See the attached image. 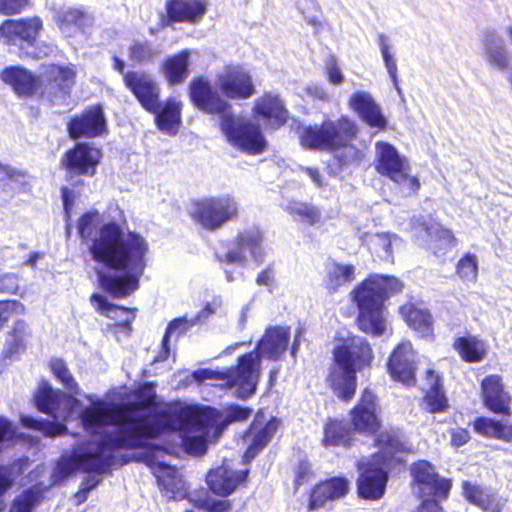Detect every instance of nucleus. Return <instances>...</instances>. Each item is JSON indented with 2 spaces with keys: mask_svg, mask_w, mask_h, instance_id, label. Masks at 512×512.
Here are the masks:
<instances>
[{
  "mask_svg": "<svg viewBox=\"0 0 512 512\" xmlns=\"http://www.w3.org/2000/svg\"><path fill=\"white\" fill-rule=\"evenodd\" d=\"M47 490L48 487L41 483L25 489L13 500L9 512H33L44 499Z\"/></svg>",
  "mask_w": 512,
  "mask_h": 512,
  "instance_id": "obj_37",
  "label": "nucleus"
},
{
  "mask_svg": "<svg viewBox=\"0 0 512 512\" xmlns=\"http://www.w3.org/2000/svg\"><path fill=\"white\" fill-rule=\"evenodd\" d=\"M47 76L49 83L45 87L44 95L52 105L65 104L74 84V70L66 66L52 65L47 70Z\"/></svg>",
  "mask_w": 512,
  "mask_h": 512,
  "instance_id": "obj_24",
  "label": "nucleus"
},
{
  "mask_svg": "<svg viewBox=\"0 0 512 512\" xmlns=\"http://www.w3.org/2000/svg\"><path fill=\"white\" fill-rule=\"evenodd\" d=\"M463 494L468 502L483 509L491 504L490 494L481 486L469 481L462 483Z\"/></svg>",
  "mask_w": 512,
  "mask_h": 512,
  "instance_id": "obj_48",
  "label": "nucleus"
},
{
  "mask_svg": "<svg viewBox=\"0 0 512 512\" xmlns=\"http://www.w3.org/2000/svg\"><path fill=\"white\" fill-rule=\"evenodd\" d=\"M25 349L23 338L16 333L9 334L6 339L3 355L5 358L12 359Z\"/></svg>",
  "mask_w": 512,
  "mask_h": 512,
  "instance_id": "obj_58",
  "label": "nucleus"
},
{
  "mask_svg": "<svg viewBox=\"0 0 512 512\" xmlns=\"http://www.w3.org/2000/svg\"><path fill=\"white\" fill-rule=\"evenodd\" d=\"M284 210L288 212L290 215L300 217V219L303 222L311 226L316 224L321 217V212L317 207L308 203H303L294 200L289 201L285 205Z\"/></svg>",
  "mask_w": 512,
  "mask_h": 512,
  "instance_id": "obj_47",
  "label": "nucleus"
},
{
  "mask_svg": "<svg viewBox=\"0 0 512 512\" xmlns=\"http://www.w3.org/2000/svg\"><path fill=\"white\" fill-rule=\"evenodd\" d=\"M402 288L403 283L390 275L373 274L363 280L352 292L359 311V329L373 336H381L386 328L383 316L385 301Z\"/></svg>",
  "mask_w": 512,
  "mask_h": 512,
  "instance_id": "obj_7",
  "label": "nucleus"
},
{
  "mask_svg": "<svg viewBox=\"0 0 512 512\" xmlns=\"http://www.w3.org/2000/svg\"><path fill=\"white\" fill-rule=\"evenodd\" d=\"M358 133L354 121L346 116L326 119L320 125H308L299 133L301 146L310 151H335L351 142Z\"/></svg>",
  "mask_w": 512,
  "mask_h": 512,
  "instance_id": "obj_9",
  "label": "nucleus"
},
{
  "mask_svg": "<svg viewBox=\"0 0 512 512\" xmlns=\"http://www.w3.org/2000/svg\"><path fill=\"white\" fill-rule=\"evenodd\" d=\"M425 410L431 414L445 412L449 408L448 398L439 377L431 384L423 397Z\"/></svg>",
  "mask_w": 512,
  "mask_h": 512,
  "instance_id": "obj_42",
  "label": "nucleus"
},
{
  "mask_svg": "<svg viewBox=\"0 0 512 512\" xmlns=\"http://www.w3.org/2000/svg\"><path fill=\"white\" fill-rule=\"evenodd\" d=\"M289 341V327L269 326L255 349L239 356L235 366L217 371L198 369L193 372V378L196 381L214 378L224 380L228 386L236 388L238 398L245 400L257 390L262 358L278 360L287 350Z\"/></svg>",
  "mask_w": 512,
  "mask_h": 512,
  "instance_id": "obj_5",
  "label": "nucleus"
},
{
  "mask_svg": "<svg viewBox=\"0 0 512 512\" xmlns=\"http://www.w3.org/2000/svg\"><path fill=\"white\" fill-rule=\"evenodd\" d=\"M483 46V59L495 70L505 71L512 61L511 52L508 50L504 39L495 30H487L481 39Z\"/></svg>",
  "mask_w": 512,
  "mask_h": 512,
  "instance_id": "obj_27",
  "label": "nucleus"
},
{
  "mask_svg": "<svg viewBox=\"0 0 512 512\" xmlns=\"http://www.w3.org/2000/svg\"><path fill=\"white\" fill-rule=\"evenodd\" d=\"M190 56V51L184 49L163 60L160 69L169 85H178L186 80L189 75Z\"/></svg>",
  "mask_w": 512,
  "mask_h": 512,
  "instance_id": "obj_33",
  "label": "nucleus"
},
{
  "mask_svg": "<svg viewBox=\"0 0 512 512\" xmlns=\"http://www.w3.org/2000/svg\"><path fill=\"white\" fill-rule=\"evenodd\" d=\"M189 97L200 111L219 116L220 129L232 146L252 155L265 150L267 141L261 128L250 121L236 118L231 104L204 77L190 82Z\"/></svg>",
  "mask_w": 512,
  "mask_h": 512,
  "instance_id": "obj_6",
  "label": "nucleus"
},
{
  "mask_svg": "<svg viewBox=\"0 0 512 512\" xmlns=\"http://www.w3.org/2000/svg\"><path fill=\"white\" fill-rule=\"evenodd\" d=\"M101 157L102 153L98 148L81 142L65 153L62 163L69 173L92 176L96 172Z\"/></svg>",
  "mask_w": 512,
  "mask_h": 512,
  "instance_id": "obj_19",
  "label": "nucleus"
},
{
  "mask_svg": "<svg viewBox=\"0 0 512 512\" xmlns=\"http://www.w3.org/2000/svg\"><path fill=\"white\" fill-rule=\"evenodd\" d=\"M262 242V231L255 226L249 227L237 234L233 248L224 255L216 256L220 262L245 265L249 255L254 262L260 264L264 261Z\"/></svg>",
  "mask_w": 512,
  "mask_h": 512,
  "instance_id": "obj_12",
  "label": "nucleus"
},
{
  "mask_svg": "<svg viewBox=\"0 0 512 512\" xmlns=\"http://www.w3.org/2000/svg\"><path fill=\"white\" fill-rule=\"evenodd\" d=\"M207 10L201 0H167L165 14H160L161 27H172L175 23H198Z\"/></svg>",
  "mask_w": 512,
  "mask_h": 512,
  "instance_id": "obj_17",
  "label": "nucleus"
},
{
  "mask_svg": "<svg viewBox=\"0 0 512 512\" xmlns=\"http://www.w3.org/2000/svg\"><path fill=\"white\" fill-rule=\"evenodd\" d=\"M54 376L63 384L66 389L80 394L79 387L74 377L69 372L66 363L62 359H53L50 363Z\"/></svg>",
  "mask_w": 512,
  "mask_h": 512,
  "instance_id": "obj_50",
  "label": "nucleus"
},
{
  "mask_svg": "<svg viewBox=\"0 0 512 512\" xmlns=\"http://www.w3.org/2000/svg\"><path fill=\"white\" fill-rule=\"evenodd\" d=\"M16 440V429L11 421L0 417V453Z\"/></svg>",
  "mask_w": 512,
  "mask_h": 512,
  "instance_id": "obj_57",
  "label": "nucleus"
},
{
  "mask_svg": "<svg viewBox=\"0 0 512 512\" xmlns=\"http://www.w3.org/2000/svg\"><path fill=\"white\" fill-rule=\"evenodd\" d=\"M376 147V169L391 180L405 169V159L399 154L397 149L390 143L378 141Z\"/></svg>",
  "mask_w": 512,
  "mask_h": 512,
  "instance_id": "obj_31",
  "label": "nucleus"
},
{
  "mask_svg": "<svg viewBox=\"0 0 512 512\" xmlns=\"http://www.w3.org/2000/svg\"><path fill=\"white\" fill-rule=\"evenodd\" d=\"M90 301L99 314L115 320V326L121 328L123 332L128 333L132 330L136 309L113 304L105 295L97 292L90 296Z\"/></svg>",
  "mask_w": 512,
  "mask_h": 512,
  "instance_id": "obj_29",
  "label": "nucleus"
},
{
  "mask_svg": "<svg viewBox=\"0 0 512 512\" xmlns=\"http://www.w3.org/2000/svg\"><path fill=\"white\" fill-rule=\"evenodd\" d=\"M126 417H131L135 422L142 424L147 440L142 446L130 450H140V452L124 454L129 458V463L142 462L151 467L162 494L169 500L185 499L187 496L185 481L175 466L156 459V451L161 449V445L155 441L178 434L187 448L203 454L208 447L209 426L193 415L188 406L180 403H170L152 412L130 413Z\"/></svg>",
  "mask_w": 512,
  "mask_h": 512,
  "instance_id": "obj_2",
  "label": "nucleus"
},
{
  "mask_svg": "<svg viewBox=\"0 0 512 512\" xmlns=\"http://www.w3.org/2000/svg\"><path fill=\"white\" fill-rule=\"evenodd\" d=\"M333 358L329 381L335 394L341 400L349 401L356 392V374L371 365L373 350L366 338L354 336L334 348Z\"/></svg>",
  "mask_w": 512,
  "mask_h": 512,
  "instance_id": "obj_8",
  "label": "nucleus"
},
{
  "mask_svg": "<svg viewBox=\"0 0 512 512\" xmlns=\"http://www.w3.org/2000/svg\"><path fill=\"white\" fill-rule=\"evenodd\" d=\"M387 370L393 380L408 387L415 385L416 367L409 342H402L393 350L387 362Z\"/></svg>",
  "mask_w": 512,
  "mask_h": 512,
  "instance_id": "obj_25",
  "label": "nucleus"
},
{
  "mask_svg": "<svg viewBox=\"0 0 512 512\" xmlns=\"http://www.w3.org/2000/svg\"><path fill=\"white\" fill-rule=\"evenodd\" d=\"M202 505L207 512H228L231 509L230 501L223 499L207 498Z\"/></svg>",
  "mask_w": 512,
  "mask_h": 512,
  "instance_id": "obj_62",
  "label": "nucleus"
},
{
  "mask_svg": "<svg viewBox=\"0 0 512 512\" xmlns=\"http://www.w3.org/2000/svg\"><path fill=\"white\" fill-rule=\"evenodd\" d=\"M24 471V460H17L9 465H0V512L5 508L4 494L12 487L15 474L19 475Z\"/></svg>",
  "mask_w": 512,
  "mask_h": 512,
  "instance_id": "obj_46",
  "label": "nucleus"
},
{
  "mask_svg": "<svg viewBox=\"0 0 512 512\" xmlns=\"http://www.w3.org/2000/svg\"><path fill=\"white\" fill-rule=\"evenodd\" d=\"M324 446H348L352 441V426L343 420L328 418L324 425Z\"/></svg>",
  "mask_w": 512,
  "mask_h": 512,
  "instance_id": "obj_35",
  "label": "nucleus"
},
{
  "mask_svg": "<svg viewBox=\"0 0 512 512\" xmlns=\"http://www.w3.org/2000/svg\"><path fill=\"white\" fill-rule=\"evenodd\" d=\"M400 311L409 327L421 337L428 338L433 335L432 316L427 310L404 306Z\"/></svg>",
  "mask_w": 512,
  "mask_h": 512,
  "instance_id": "obj_36",
  "label": "nucleus"
},
{
  "mask_svg": "<svg viewBox=\"0 0 512 512\" xmlns=\"http://www.w3.org/2000/svg\"><path fill=\"white\" fill-rule=\"evenodd\" d=\"M477 261L474 255H465L457 264V274L465 281H474L477 277Z\"/></svg>",
  "mask_w": 512,
  "mask_h": 512,
  "instance_id": "obj_55",
  "label": "nucleus"
},
{
  "mask_svg": "<svg viewBox=\"0 0 512 512\" xmlns=\"http://www.w3.org/2000/svg\"><path fill=\"white\" fill-rule=\"evenodd\" d=\"M473 430L486 438L498 439L501 428V420L491 417L478 416L474 419Z\"/></svg>",
  "mask_w": 512,
  "mask_h": 512,
  "instance_id": "obj_49",
  "label": "nucleus"
},
{
  "mask_svg": "<svg viewBox=\"0 0 512 512\" xmlns=\"http://www.w3.org/2000/svg\"><path fill=\"white\" fill-rule=\"evenodd\" d=\"M0 80L20 98L33 97L41 88L40 78L21 65L6 66L0 73Z\"/></svg>",
  "mask_w": 512,
  "mask_h": 512,
  "instance_id": "obj_22",
  "label": "nucleus"
},
{
  "mask_svg": "<svg viewBox=\"0 0 512 512\" xmlns=\"http://www.w3.org/2000/svg\"><path fill=\"white\" fill-rule=\"evenodd\" d=\"M113 426L96 440L81 445L73 455H62L52 471L51 486L61 485L78 470L110 474L113 468L129 464V458L117 452L142 446L147 441L145 430L140 422L126 416L116 419Z\"/></svg>",
  "mask_w": 512,
  "mask_h": 512,
  "instance_id": "obj_3",
  "label": "nucleus"
},
{
  "mask_svg": "<svg viewBox=\"0 0 512 512\" xmlns=\"http://www.w3.org/2000/svg\"><path fill=\"white\" fill-rule=\"evenodd\" d=\"M453 348L467 363H478L485 358L487 353L485 342L472 335L457 337L454 340Z\"/></svg>",
  "mask_w": 512,
  "mask_h": 512,
  "instance_id": "obj_34",
  "label": "nucleus"
},
{
  "mask_svg": "<svg viewBox=\"0 0 512 512\" xmlns=\"http://www.w3.org/2000/svg\"><path fill=\"white\" fill-rule=\"evenodd\" d=\"M90 22V17L80 9L69 8L59 16V28L65 34H71L77 30L83 31Z\"/></svg>",
  "mask_w": 512,
  "mask_h": 512,
  "instance_id": "obj_44",
  "label": "nucleus"
},
{
  "mask_svg": "<svg viewBox=\"0 0 512 512\" xmlns=\"http://www.w3.org/2000/svg\"><path fill=\"white\" fill-rule=\"evenodd\" d=\"M363 243L366 242L368 248L378 258L384 261H390L393 259L392 252V239H396V235L390 233H376V234H365L361 237Z\"/></svg>",
  "mask_w": 512,
  "mask_h": 512,
  "instance_id": "obj_41",
  "label": "nucleus"
},
{
  "mask_svg": "<svg viewBox=\"0 0 512 512\" xmlns=\"http://www.w3.org/2000/svg\"><path fill=\"white\" fill-rule=\"evenodd\" d=\"M481 397L483 405L490 412L510 416L511 396L505 390L499 375H488L481 381Z\"/></svg>",
  "mask_w": 512,
  "mask_h": 512,
  "instance_id": "obj_21",
  "label": "nucleus"
},
{
  "mask_svg": "<svg viewBox=\"0 0 512 512\" xmlns=\"http://www.w3.org/2000/svg\"><path fill=\"white\" fill-rule=\"evenodd\" d=\"M392 180L406 188L409 192H415L420 188L419 180L416 177L409 176L405 172V169L396 175Z\"/></svg>",
  "mask_w": 512,
  "mask_h": 512,
  "instance_id": "obj_61",
  "label": "nucleus"
},
{
  "mask_svg": "<svg viewBox=\"0 0 512 512\" xmlns=\"http://www.w3.org/2000/svg\"><path fill=\"white\" fill-rule=\"evenodd\" d=\"M357 493L366 500H379L386 492L390 467L386 462L373 459L358 465Z\"/></svg>",
  "mask_w": 512,
  "mask_h": 512,
  "instance_id": "obj_13",
  "label": "nucleus"
},
{
  "mask_svg": "<svg viewBox=\"0 0 512 512\" xmlns=\"http://www.w3.org/2000/svg\"><path fill=\"white\" fill-rule=\"evenodd\" d=\"M88 475L84 478L81 483V493L84 498H87L89 493L96 489L102 482V476L104 474L86 472Z\"/></svg>",
  "mask_w": 512,
  "mask_h": 512,
  "instance_id": "obj_60",
  "label": "nucleus"
},
{
  "mask_svg": "<svg viewBox=\"0 0 512 512\" xmlns=\"http://www.w3.org/2000/svg\"><path fill=\"white\" fill-rule=\"evenodd\" d=\"M253 412V409L247 406H242L237 403L227 405L221 414V424L227 427L229 424L237 421L247 420Z\"/></svg>",
  "mask_w": 512,
  "mask_h": 512,
  "instance_id": "obj_51",
  "label": "nucleus"
},
{
  "mask_svg": "<svg viewBox=\"0 0 512 512\" xmlns=\"http://www.w3.org/2000/svg\"><path fill=\"white\" fill-rule=\"evenodd\" d=\"M216 309L212 306L211 303H206V305L193 317L189 318L192 325H200L207 321V319L215 314Z\"/></svg>",
  "mask_w": 512,
  "mask_h": 512,
  "instance_id": "obj_64",
  "label": "nucleus"
},
{
  "mask_svg": "<svg viewBox=\"0 0 512 512\" xmlns=\"http://www.w3.org/2000/svg\"><path fill=\"white\" fill-rule=\"evenodd\" d=\"M34 405L42 413H45L53 420L37 418L28 414L20 415V424L29 429L41 432L46 437H56L68 432L66 421L77 414L83 428L90 434L102 432L103 417L100 410L93 405H83L82 402L74 396L68 395L59 389H54L49 382L42 381L37 392L34 395ZM153 410H133L120 416H115L109 421L110 428L113 429V422L134 412H152Z\"/></svg>",
  "mask_w": 512,
  "mask_h": 512,
  "instance_id": "obj_4",
  "label": "nucleus"
},
{
  "mask_svg": "<svg viewBox=\"0 0 512 512\" xmlns=\"http://www.w3.org/2000/svg\"><path fill=\"white\" fill-rule=\"evenodd\" d=\"M411 475L422 494L445 499L452 487L449 479L441 477L434 466L427 460H419L412 464Z\"/></svg>",
  "mask_w": 512,
  "mask_h": 512,
  "instance_id": "obj_15",
  "label": "nucleus"
},
{
  "mask_svg": "<svg viewBox=\"0 0 512 512\" xmlns=\"http://www.w3.org/2000/svg\"><path fill=\"white\" fill-rule=\"evenodd\" d=\"M129 59L139 65L151 64L160 55L159 45L146 38L134 39L128 48Z\"/></svg>",
  "mask_w": 512,
  "mask_h": 512,
  "instance_id": "obj_38",
  "label": "nucleus"
},
{
  "mask_svg": "<svg viewBox=\"0 0 512 512\" xmlns=\"http://www.w3.org/2000/svg\"><path fill=\"white\" fill-rule=\"evenodd\" d=\"M412 220L416 221L419 226L422 227L428 237H431L434 233H436L439 238L444 241L447 247L453 246L455 237L449 229L439 227V225H430L423 216H419L418 218L413 216Z\"/></svg>",
  "mask_w": 512,
  "mask_h": 512,
  "instance_id": "obj_54",
  "label": "nucleus"
},
{
  "mask_svg": "<svg viewBox=\"0 0 512 512\" xmlns=\"http://www.w3.org/2000/svg\"><path fill=\"white\" fill-rule=\"evenodd\" d=\"M28 3V0H0V12L3 14L19 13Z\"/></svg>",
  "mask_w": 512,
  "mask_h": 512,
  "instance_id": "obj_63",
  "label": "nucleus"
},
{
  "mask_svg": "<svg viewBox=\"0 0 512 512\" xmlns=\"http://www.w3.org/2000/svg\"><path fill=\"white\" fill-rule=\"evenodd\" d=\"M192 327H194L189 318L186 316L177 317L172 319L165 330L161 341V351L157 356V361H165L170 354V342L173 336L180 337L184 335L187 331H189Z\"/></svg>",
  "mask_w": 512,
  "mask_h": 512,
  "instance_id": "obj_39",
  "label": "nucleus"
},
{
  "mask_svg": "<svg viewBox=\"0 0 512 512\" xmlns=\"http://www.w3.org/2000/svg\"><path fill=\"white\" fill-rule=\"evenodd\" d=\"M124 84L146 111L157 109L160 88L150 75L144 72L128 71L124 74Z\"/></svg>",
  "mask_w": 512,
  "mask_h": 512,
  "instance_id": "obj_20",
  "label": "nucleus"
},
{
  "mask_svg": "<svg viewBox=\"0 0 512 512\" xmlns=\"http://www.w3.org/2000/svg\"><path fill=\"white\" fill-rule=\"evenodd\" d=\"M97 220V212L84 213L77 222L78 234L98 265L95 273L99 288L114 299L127 298L140 287L148 242L135 231L125 232L116 221L96 229Z\"/></svg>",
  "mask_w": 512,
  "mask_h": 512,
  "instance_id": "obj_1",
  "label": "nucleus"
},
{
  "mask_svg": "<svg viewBox=\"0 0 512 512\" xmlns=\"http://www.w3.org/2000/svg\"><path fill=\"white\" fill-rule=\"evenodd\" d=\"M340 148L343 149L340 150L334 157V160L337 162L338 168L340 170H343L346 165L359 163L364 158L363 152L357 149L355 146L350 145V142L341 145Z\"/></svg>",
  "mask_w": 512,
  "mask_h": 512,
  "instance_id": "obj_53",
  "label": "nucleus"
},
{
  "mask_svg": "<svg viewBox=\"0 0 512 512\" xmlns=\"http://www.w3.org/2000/svg\"><path fill=\"white\" fill-rule=\"evenodd\" d=\"M24 311V306L18 300L0 301V330L13 314H20Z\"/></svg>",
  "mask_w": 512,
  "mask_h": 512,
  "instance_id": "obj_56",
  "label": "nucleus"
},
{
  "mask_svg": "<svg viewBox=\"0 0 512 512\" xmlns=\"http://www.w3.org/2000/svg\"><path fill=\"white\" fill-rule=\"evenodd\" d=\"M216 85L223 95L233 100H246L255 93L249 72L239 66L228 67L216 77Z\"/></svg>",
  "mask_w": 512,
  "mask_h": 512,
  "instance_id": "obj_16",
  "label": "nucleus"
},
{
  "mask_svg": "<svg viewBox=\"0 0 512 512\" xmlns=\"http://www.w3.org/2000/svg\"><path fill=\"white\" fill-rule=\"evenodd\" d=\"M272 431L269 428H263L258 431L250 444V451H253V455H257L271 440Z\"/></svg>",
  "mask_w": 512,
  "mask_h": 512,
  "instance_id": "obj_59",
  "label": "nucleus"
},
{
  "mask_svg": "<svg viewBox=\"0 0 512 512\" xmlns=\"http://www.w3.org/2000/svg\"><path fill=\"white\" fill-rule=\"evenodd\" d=\"M377 43L380 48L381 56L383 58L384 65L387 69L389 77L393 83L395 90L398 95L402 98L403 92L398 82V68L397 63L394 58V55L390 51V46L388 44V37L384 33H379L377 35Z\"/></svg>",
  "mask_w": 512,
  "mask_h": 512,
  "instance_id": "obj_45",
  "label": "nucleus"
},
{
  "mask_svg": "<svg viewBox=\"0 0 512 512\" xmlns=\"http://www.w3.org/2000/svg\"><path fill=\"white\" fill-rule=\"evenodd\" d=\"M355 276V267L351 264L333 263L328 268L326 287L330 292H336L339 287L351 282Z\"/></svg>",
  "mask_w": 512,
  "mask_h": 512,
  "instance_id": "obj_43",
  "label": "nucleus"
},
{
  "mask_svg": "<svg viewBox=\"0 0 512 512\" xmlns=\"http://www.w3.org/2000/svg\"><path fill=\"white\" fill-rule=\"evenodd\" d=\"M70 138H95L107 132V121L101 105L86 109L81 115L70 119L67 124Z\"/></svg>",
  "mask_w": 512,
  "mask_h": 512,
  "instance_id": "obj_18",
  "label": "nucleus"
},
{
  "mask_svg": "<svg viewBox=\"0 0 512 512\" xmlns=\"http://www.w3.org/2000/svg\"><path fill=\"white\" fill-rule=\"evenodd\" d=\"M240 204L230 194L203 198L195 203L194 219L208 231H215L239 216Z\"/></svg>",
  "mask_w": 512,
  "mask_h": 512,
  "instance_id": "obj_11",
  "label": "nucleus"
},
{
  "mask_svg": "<svg viewBox=\"0 0 512 512\" xmlns=\"http://www.w3.org/2000/svg\"><path fill=\"white\" fill-rule=\"evenodd\" d=\"M248 475V469L232 471L218 467L207 474L206 482L213 493L226 497L232 494L240 484L246 482Z\"/></svg>",
  "mask_w": 512,
  "mask_h": 512,
  "instance_id": "obj_28",
  "label": "nucleus"
},
{
  "mask_svg": "<svg viewBox=\"0 0 512 512\" xmlns=\"http://www.w3.org/2000/svg\"><path fill=\"white\" fill-rule=\"evenodd\" d=\"M350 488V482L345 477H332L317 484L311 491L308 507L318 509L327 501L344 497Z\"/></svg>",
  "mask_w": 512,
  "mask_h": 512,
  "instance_id": "obj_30",
  "label": "nucleus"
},
{
  "mask_svg": "<svg viewBox=\"0 0 512 512\" xmlns=\"http://www.w3.org/2000/svg\"><path fill=\"white\" fill-rule=\"evenodd\" d=\"M41 29L42 21L38 17L7 19L0 25V40L17 47L18 55L22 58L40 59L52 51L48 46L42 48L38 45L37 37Z\"/></svg>",
  "mask_w": 512,
  "mask_h": 512,
  "instance_id": "obj_10",
  "label": "nucleus"
},
{
  "mask_svg": "<svg viewBox=\"0 0 512 512\" xmlns=\"http://www.w3.org/2000/svg\"><path fill=\"white\" fill-rule=\"evenodd\" d=\"M253 112L272 130H278L286 125L290 117V113L281 97L270 92L264 93L256 99Z\"/></svg>",
  "mask_w": 512,
  "mask_h": 512,
  "instance_id": "obj_23",
  "label": "nucleus"
},
{
  "mask_svg": "<svg viewBox=\"0 0 512 512\" xmlns=\"http://www.w3.org/2000/svg\"><path fill=\"white\" fill-rule=\"evenodd\" d=\"M155 116L157 128L170 135L178 132L181 123V103L175 98H168L165 102L157 101V109L149 111Z\"/></svg>",
  "mask_w": 512,
  "mask_h": 512,
  "instance_id": "obj_32",
  "label": "nucleus"
},
{
  "mask_svg": "<svg viewBox=\"0 0 512 512\" xmlns=\"http://www.w3.org/2000/svg\"><path fill=\"white\" fill-rule=\"evenodd\" d=\"M376 443L381 452L375 459L380 462H386L389 467L394 455L405 451L404 443L399 439L395 432H381L376 438Z\"/></svg>",
  "mask_w": 512,
  "mask_h": 512,
  "instance_id": "obj_40",
  "label": "nucleus"
},
{
  "mask_svg": "<svg viewBox=\"0 0 512 512\" xmlns=\"http://www.w3.org/2000/svg\"><path fill=\"white\" fill-rule=\"evenodd\" d=\"M350 418L354 432L372 435L379 431L381 419L376 396L369 389L363 391L359 402L351 409Z\"/></svg>",
  "mask_w": 512,
  "mask_h": 512,
  "instance_id": "obj_14",
  "label": "nucleus"
},
{
  "mask_svg": "<svg viewBox=\"0 0 512 512\" xmlns=\"http://www.w3.org/2000/svg\"><path fill=\"white\" fill-rule=\"evenodd\" d=\"M351 109L357 113L359 118L369 127L385 129L387 119L383 115L381 107L374 100L370 93L366 91H357L353 93L349 100Z\"/></svg>",
  "mask_w": 512,
  "mask_h": 512,
  "instance_id": "obj_26",
  "label": "nucleus"
},
{
  "mask_svg": "<svg viewBox=\"0 0 512 512\" xmlns=\"http://www.w3.org/2000/svg\"><path fill=\"white\" fill-rule=\"evenodd\" d=\"M9 183L14 185L13 189L24 190L28 185L27 173L9 165L4 170V176L0 177V188L5 190Z\"/></svg>",
  "mask_w": 512,
  "mask_h": 512,
  "instance_id": "obj_52",
  "label": "nucleus"
}]
</instances>
